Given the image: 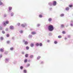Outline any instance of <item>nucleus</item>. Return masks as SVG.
<instances>
[{"instance_id":"obj_3","label":"nucleus","mask_w":73,"mask_h":73,"mask_svg":"<svg viewBox=\"0 0 73 73\" xmlns=\"http://www.w3.org/2000/svg\"><path fill=\"white\" fill-rule=\"evenodd\" d=\"M3 24L4 26L5 27V26H6V25H7V24H6V23H5V22H3Z\"/></svg>"},{"instance_id":"obj_10","label":"nucleus","mask_w":73,"mask_h":73,"mask_svg":"<svg viewBox=\"0 0 73 73\" xmlns=\"http://www.w3.org/2000/svg\"><path fill=\"white\" fill-rule=\"evenodd\" d=\"M21 26L22 27H23V28H24V27H25V25H24V24H22L21 25Z\"/></svg>"},{"instance_id":"obj_5","label":"nucleus","mask_w":73,"mask_h":73,"mask_svg":"<svg viewBox=\"0 0 73 73\" xmlns=\"http://www.w3.org/2000/svg\"><path fill=\"white\" fill-rule=\"evenodd\" d=\"M10 28L11 29H13V27L12 26H11L10 27Z\"/></svg>"},{"instance_id":"obj_49","label":"nucleus","mask_w":73,"mask_h":73,"mask_svg":"<svg viewBox=\"0 0 73 73\" xmlns=\"http://www.w3.org/2000/svg\"><path fill=\"white\" fill-rule=\"evenodd\" d=\"M71 23H72V22H73L72 21H71Z\"/></svg>"},{"instance_id":"obj_37","label":"nucleus","mask_w":73,"mask_h":73,"mask_svg":"<svg viewBox=\"0 0 73 73\" xmlns=\"http://www.w3.org/2000/svg\"><path fill=\"white\" fill-rule=\"evenodd\" d=\"M2 3L0 1V5H2Z\"/></svg>"},{"instance_id":"obj_21","label":"nucleus","mask_w":73,"mask_h":73,"mask_svg":"<svg viewBox=\"0 0 73 73\" xmlns=\"http://www.w3.org/2000/svg\"><path fill=\"white\" fill-rule=\"evenodd\" d=\"M40 46H42V43H40L39 44Z\"/></svg>"},{"instance_id":"obj_1","label":"nucleus","mask_w":73,"mask_h":73,"mask_svg":"<svg viewBox=\"0 0 73 73\" xmlns=\"http://www.w3.org/2000/svg\"><path fill=\"white\" fill-rule=\"evenodd\" d=\"M48 29L49 31H52L54 29V28L53 25H50L48 26Z\"/></svg>"},{"instance_id":"obj_25","label":"nucleus","mask_w":73,"mask_h":73,"mask_svg":"<svg viewBox=\"0 0 73 73\" xmlns=\"http://www.w3.org/2000/svg\"><path fill=\"white\" fill-rule=\"evenodd\" d=\"M17 25H18V26H19V25H20V23H17Z\"/></svg>"},{"instance_id":"obj_45","label":"nucleus","mask_w":73,"mask_h":73,"mask_svg":"<svg viewBox=\"0 0 73 73\" xmlns=\"http://www.w3.org/2000/svg\"><path fill=\"white\" fill-rule=\"evenodd\" d=\"M6 61H8V59H5Z\"/></svg>"},{"instance_id":"obj_31","label":"nucleus","mask_w":73,"mask_h":73,"mask_svg":"<svg viewBox=\"0 0 73 73\" xmlns=\"http://www.w3.org/2000/svg\"><path fill=\"white\" fill-rule=\"evenodd\" d=\"M20 68L21 69H23V66H21Z\"/></svg>"},{"instance_id":"obj_40","label":"nucleus","mask_w":73,"mask_h":73,"mask_svg":"<svg viewBox=\"0 0 73 73\" xmlns=\"http://www.w3.org/2000/svg\"><path fill=\"white\" fill-rule=\"evenodd\" d=\"M7 44H9V41H7Z\"/></svg>"},{"instance_id":"obj_24","label":"nucleus","mask_w":73,"mask_h":73,"mask_svg":"<svg viewBox=\"0 0 73 73\" xmlns=\"http://www.w3.org/2000/svg\"><path fill=\"white\" fill-rule=\"evenodd\" d=\"M13 50V47H12L10 48V50Z\"/></svg>"},{"instance_id":"obj_19","label":"nucleus","mask_w":73,"mask_h":73,"mask_svg":"<svg viewBox=\"0 0 73 73\" xmlns=\"http://www.w3.org/2000/svg\"><path fill=\"white\" fill-rule=\"evenodd\" d=\"M69 7L70 8H71V7H73V5H69Z\"/></svg>"},{"instance_id":"obj_47","label":"nucleus","mask_w":73,"mask_h":73,"mask_svg":"<svg viewBox=\"0 0 73 73\" xmlns=\"http://www.w3.org/2000/svg\"><path fill=\"white\" fill-rule=\"evenodd\" d=\"M47 42H49V40H48Z\"/></svg>"},{"instance_id":"obj_44","label":"nucleus","mask_w":73,"mask_h":73,"mask_svg":"<svg viewBox=\"0 0 73 73\" xmlns=\"http://www.w3.org/2000/svg\"><path fill=\"white\" fill-rule=\"evenodd\" d=\"M49 5H51V4H52V3H49Z\"/></svg>"},{"instance_id":"obj_27","label":"nucleus","mask_w":73,"mask_h":73,"mask_svg":"<svg viewBox=\"0 0 73 73\" xmlns=\"http://www.w3.org/2000/svg\"><path fill=\"white\" fill-rule=\"evenodd\" d=\"M26 49L28 50L29 49V47L27 46V47H26Z\"/></svg>"},{"instance_id":"obj_17","label":"nucleus","mask_w":73,"mask_h":73,"mask_svg":"<svg viewBox=\"0 0 73 73\" xmlns=\"http://www.w3.org/2000/svg\"><path fill=\"white\" fill-rule=\"evenodd\" d=\"M23 72H24V73H27V70H23Z\"/></svg>"},{"instance_id":"obj_34","label":"nucleus","mask_w":73,"mask_h":73,"mask_svg":"<svg viewBox=\"0 0 73 73\" xmlns=\"http://www.w3.org/2000/svg\"><path fill=\"white\" fill-rule=\"evenodd\" d=\"M2 33H3V34H4V33H5V31H2Z\"/></svg>"},{"instance_id":"obj_29","label":"nucleus","mask_w":73,"mask_h":73,"mask_svg":"<svg viewBox=\"0 0 73 73\" xmlns=\"http://www.w3.org/2000/svg\"><path fill=\"white\" fill-rule=\"evenodd\" d=\"M61 27H64V25H61Z\"/></svg>"},{"instance_id":"obj_8","label":"nucleus","mask_w":73,"mask_h":73,"mask_svg":"<svg viewBox=\"0 0 73 73\" xmlns=\"http://www.w3.org/2000/svg\"><path fill=\"white\" fill-rule=\"evenodd\" d=\"M5 23H6V24H9V21H5Z\"/></svg>"},{"instance_id":"obj_36","label":"nucleus","mask_w":73,"mask_h":73,"mask_svg":"<svg viewBox=\"0 0 73 73\" xmlns=\"http://www.w3.org/2000/svg\"><path fill=\"white\" fill-rule=\"evenodd\" d=\"M54 42V43L56 44L57 43V42L56 41H55Z\"/></svg>"},{"instance_id":"obj_30","label":"nucleus","mask_w":73,"mask_h":73,"mask_svg":"<svg viewBox=\"0 0 73 73\" xmlns=\"http://www.w3.org/2000/svg\"><path fill=\"white\" fill-rule=\"evenodd\" d=\"M7 36L8 37H9V35L7 34Z\"/></svg>"},{"instance_id":"obj_20","label":"nucleus","mask_w":73,"mask_h":73,"mask_svg":"<svg viewBox=\"0 0 73 73\" xmlns=\"http://www.w3.org/2000/svg\"><path fill=\"white\" fill-rule=\"evenodd\" d=\"M51 20H52V19H51V18H49L48 19V21H51Z\"/></svg>"},{"instance_id":"obj_22","label":"nucleus","mask_w":73,"mask_h":73,"mask_svg":"<svg viewBox=\"0 0 73 73\" xmlns=\"http://www.w3.org/2000/svg\"><path fill=\"white\" fill-rule=\"evenodd\" d=\"M12 8L11 7H9V10H11Z\"/></svg>"},{"instance_id":"obj_35","label":"nucleus","mask_w":73,"mask_h":73,"mask_svg":"<svg viewBox=\"0 0 73 73\" xmlns=\"http://www.w3.org/2000/svg\"><path fill=\"white\" fill-rule=\"evenodd\" d=\"M3 57V55L2 54L0 55V58Z\"/></svg>"},{"instance_id":"obj_4","label":"nucleus","mask_w":73,"mask_h":73,"mask_svg":"<svg viewBox=\"0 0 73 73\" xmlns=\"http://www.w3.org/2000/svg\"><path fill=\"white\" fill-rule=\"evenodd\" d=\"M32 35H36V33L35 32H33L31 33Z\"/></svg>"},{"instance_id":"obj_46","label":"nucleus","mask_w":73,"mask_h":73,"mask_svg":"<svg viewBox=\"0 0 73 73\" xmlns=\"http://www.w3.org/2000/svg\"><path fill=\"white\" fill-rule=\"evenodd\" d=\"M43 62H41V64H42V63H43Z\"/></svg>"},{"instance_id":"obj_39","label":"nucleus","mask_w":73,"mask_h":73,"mask_svg":"<svg viewBox=\"0 0 73 73\" xmlns=\"http://www.w3.org/2000/svg\"><path fill=\"white\" fill-rule=\"evenodd\" d=\"M21 33H22L23 32V31H20Z\"/></svg>"},{"instance_id":"obj_43","label":"nucleus","mask_w":73,"mask_h":73,"mask_svg":"<svg viewBox=\"0 0 73 73\" xmlns=\"http://www.w3.org/2000/svg\"><path fill=\"white\" fill-rule=\"evenodd\" d=\"M70 25H71V26H73V24H70Z\"/></svg>"},{"instance_id":"obj_33","label":"nucleus","mask_w":73,"mask_h":73,"mask_svg":"<svg viewBox=\"0 0 73 73\" xmlns=\"http://www.w3.org/2000/svg\"><path fill=\"white\" fill-rule=\"evenodd\" d=\"M36 46H38V45H39V44L38 43H37L36 44Z\"/></svg>"},{"instance_id":"obj_16","label":"nucleus","mask_w":73,"mask_h":73,"mask_svg":"<svg viewBox=\"0 0 73 73\" xmlns=\"http://www.w3.org/2000/svg\"><path fill=\"white\" fill-rule=\"evenodd\" d=\"M30 58H33V56L32 55H31L30 56Z\"/></svg>"},{"instance_id":"obj_48","label":"nucleus","mask_w":73,"mask_h":73,"mask_svg":"<svg viewBox=\"0 0 73 73\" xmlns=\"http://www.w3.org/2000/svg\"><path fill=\"white\" fill-rule=\"evenodd\" d=\"M14 38V37H13V38H12V39H13Z\"/></svg>"},{"instance_id":"obj_15","label":"nucleus","mask_w":73,"mask_h":73,"mask_svg":"<svg viewBox=\"0 0 73 73\" xmlns=\"http://www.w3.org/2000/svg\"><path fill=\"white\" fill-rule=\"evenodd\" d=\"M64 16V14H62L60 15L61 17H62V16Z\"/></svg>"},{"instance_id":"obj_2","label":"nucleus","mask_w":73,"mask_h":73,"mask_svg":"<svg viewBox=\"0 0 73 73\" xmlns=\"http://www.w3.org/2000/svg\"><path fill=\"white\" fill-rule=\"evenodd\" d=\"M56 4H57V2L56 1H54L53 2V5L54 6H55L56 5Z\"/></svg>"},{"instance_id":"obj_14","label":"nucleus","mask_w":73,"mask_h":73,"mask_svg":"<svg viewBox=\"0 0 73 73\" xmlns=\"http://www.w3.org/2000/svg\"><path fill=\"white\" fill-rule=\"evenodd\" d=\"M41 58V57L40 56H38L37 58V60H39L40 58Z\"/></svg>"},{"instance_id":"obj_32","label":"nucleus","mask_w":73,"mask_h":73,"mask_svg":"<svg viewBox=\"0 0 73 73\" xmlns=\"http://www.w3.org/2000/svg\"><path fill=\"white\" fill-rule=\"evenodd\" d=\"M58 38H61V36H58Z\"/></svg>"},{"instance_id":"obj_7","label":"nucleus","mask_w":73,"mask_h":73,"mask_svg":"<svg viewBox=\"0 0 73 73\" xmlns=\"http://www.w3.org/2000/svg\"><path fill=\"white\" fill-rule=\"evenodd\" d=\"M31 47H33V46H34V44H33L31 43Z\"/></svg>"},{"instance_id":"obj_23","label":"nucleus","mask_w":73,"mask_h":73,"mask_svg":"<svg viewBox=\"0 0 73 73\" xmlns=\"http://www.w3.org/2000/svg\"><path fill=\"white\" fill-rule=\"evenodd\" d=\"M63 34H65V31H63L62 32Z\"/></svg>"},{"instance_id":"obj_38","label":"nucleus","mask_w":73,"mask_h":73,"mask_svg":"<svg viewBox=\"0 0 73 73\" xmlns=\"http://www.w3.org/2000/svg\"><path fill=\"white\" fill-rule=\"evenodd\" d=\"M13 13H11V16H13Z\"/></svg>"},{"instance_id":"obj_28","label":"nucleus","mask_w":73,"mask_h":73,"mask_svg":"<svg viewBox=\"0 0 73 73\" xmlns=\"http://www.w3.org/2000/svg\"><path fill=\"white\" fill-rule=\"evenodd\" d=\"M39 17H42V16L41 15H39Z\"/></svg>"},{"instance_id":"obj_26","label":"nucleus","mask_w":73,"mask_h":73,"mask_svg":"<svg viewBox=\"0 0 73 73\" xmlns=\"http://www.w3.org/2000/svg\"><path fill=\"white\" fill-rule=\"evenodd\" d=\"M30 66V64H27V66Z\"/></svg>"},{"instance_id":"obj_41","label":"nucleus","mask_w":73,"mask_h":73,"mask_svg":"<svg viewBox=\"0 0 73 73\" xmlns=\"http://www.w3.org/2000/svg\"><path fill=\"white\" fill-rule=\"evenodd\" d=\"M6 16H7V15H6V14H5V15H4V17H6Z\"/></svg>"},{"instance_id":"obj_42","label":"nucleus","mask_w":73,"mask_h":73,"mask_svg":"<svg viewBox=\"0 0 73 73\" xmlns=\"http://www.w3.org/2000/svg\"><path fill=\"white\" fill-rule=\"evenodd\" d=\"M22 54H24V52H22Z\"/></svg>"},{"instance_id":"obj_18","label":"nucleus","mask_w":73,"mask_h":73,"mask_svg":"<svg viewBox=\"0 0 73 73\" xmlns=\"http://www.w3.org/2000/svg\"><path fill=\"white\" fill-rule=\"evenodd\" d=\"M0 39H1V40H3V37H1L0 38Z\"/></svg>"},{"instance_id":"obj_9","label":"nucleus","mask_w":73,"mask_h":73,"mask_svg":"<svg viewBox=\"0 0 73 73\" xmlns=\"http://www.w3.org/2000/svg\"><path fill=\"white\" fill-rule=\"evenodd\" d=\"M69 9V7H67L66 8V11H68Z\"/></svg>"},{"instance_id":"obj_6","label":"nucleus","mask_w":73,"mask_h":73,"mask_svg":"<svg viewBox=\"0 0 73 73\" xmlns=\"http://www.w3.org/2000/svg\"><path fill=\"white\" fill-rule=\"evenodd\" d=\"M0 51L1 52H4V50L2 48H1L0 49Z\"/></svg>"},{"instance_id":"obj_11","label":"nucleus","mask_w":73,"mask_h":73,"mask_svg":"<svg viewBox=\"0 0 73 73\" xmlns=\"http://www.w3.org/2000/svg\"><path fill=\"white\" fill-rule=\"evenodd\" d=\"M27 59H25V60H24V62H25V63H26V62H27Z\"/></svg>"},{"instance_id":"obj_13","label":"nucleus","mask_w":73,"mask_h":73,"mask_svg":"<svg viewBox=\"0 0 73 73\" xmlns=\"http://www.w3.org/2000/svg\"><path fill=\"white\" fill-rule=\"evenodd\" d=\"M25 57H28V54H26L25 55Z\"/></svg>"},{"instance_id":"obj_12","label":"nucleus","mask_w":73,"mask_h":73,"mask_svg":"<svg viewBox=\"0 0 73 73\" xmlns=\"http://www.w3.org/2000/svg\"><path fill=\"white\" fill-rule=\"evenodd\" d=\"M25 45H27L28 44V42L27 41H25Z\"/></svg>"}]
</instances>
